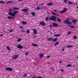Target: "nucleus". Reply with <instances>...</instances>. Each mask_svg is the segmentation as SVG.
I'll list each match as a JSON object with an SVG mask.
<instances>
[{"mask_svg":"<svg viewBox=\"0 0 78 78\" xmlns=\"http://www.w3.org/2000/svg\"><path fill=\"white\" fill-rule=\"evenodd\" d=\"M20 28H21L22 29H23V28L22 27V26H20Z\"/></svg>","mask_w":78,"mask_h":78,"instance_id":"obj_44","label":"nucleus"},{"mask_svg":"<svg viewBox=\"0 0 78 78\" xmlns=\"http://www.w3.org/2000/svg\"><path fill=\"white\" fill-rule=\"evenodd\" d=\"M32 78H37V77H36V76L33 77Z\"/></svg>","mask_w":78,"mask_h":78,"instance_id":"obj_49","label":"nucleus"},{"mask_svg":"<svg viewBox=\"0 0 78 78\" xmlns=\"http://www.w3.org/2000/svg\"><path fill=\"white\" fill-rule=\"evenodd\" d=\"M18 12H19L18 11H15L14 12H13V14L14 15H16V14H17Z\"/></svg>","mask_w":78,"mask_h":78,"instance_id":"obj_12","label":"nucleus"},{"mask_svg":"<svg viewBox=\"0 0 78 78\" xmlns=\"http://www.w3.org/2000/svg\"><path fill=\"white\" fill-rule=\"evenodd\" d=\"M73 47V46L72 45H70V46L68 45L67 46V48H71V47Z\"/></svg>","mask_w":78,"mask_h":78,"instance_id":"obj_27","label":"nucleus"},{"mask_svg":"<svg viewBox=\"0 0 78 78\" xmlns=\"http://www.w3.org/2000/svg\"><path fill=\"white\" fill-rule=\"evenodd\" d=\"M32 45L33 46H34L35 47H37V46H38V44H36L34 43H32Z\"/></svg>","mask_w":78,"mask_h":78,"instance_id":"obj_17","label":"nucleus"},{"mask_svg":"<svg viewBox=\"0 0 78 78\" xmlns=\"http://www.w3.org/2000/svg\"><path fill=\"white\" fill-rule=\"evenodd\" d=\"M34 37L35 38H36V36H35Z\"/></svg>","mask_w":78,"mask_h":78,"instance_id":"obj_58","label":"nucleus"},{"mask_svg":"<svg viewBox=\"0 0 78 78\" xmlns=\"http://www.w3.org/2000/svg\"><path fill=\"white\" fill-rule=\"evenodd\" d=\"M77 9H78V6H77Z\"/></svg>","mask_w":78,"mask_h":78,"instance_id":"obj_62","label":"nucleus"},{"mask_svg":"<svg viewBox=\"0 0 78 78\" xmlns=\"http://www.w3.org/2000/svg\"><path fill=\"white\" fill-rule=\"evenodd\" d=\"M40 25H42V26H45L46 24L45 23H44L43 22H41L40 23Z\"/></svg>","mask_w":78,"mask_h":78,"instance_id":"obj_6","label":"nucleus"},{"mask_svg":"<svg viewBox=\"0 0 78 78\" xmlns=\"http://www.w3.org/2000/svg\"><path fill=\"white\" fill-rule=\"evenodd\" d=\"M22 23L23 25H26L27 24V22L25 21H23L22 22Z\"/></svg>","mask_w":78,"mask_h":78,"instance_id":"obj_20","label":"nucleus"},{"mask_svg":"<svg viewBox=\"0 0 78 78\" xmlns=\"http://www.w3.org/2000/svg\"><path fill=\"white\" fill-rule=\"evenodd\" d=\"M72 24V22H69V20H68L67 24Z\"/></svg>","mask_w":78,"mask_h":78,"instance_id":"obj_25","label":"nucleus"},{"mask_svg":"<svg viewBox=\"0 0 78 78\" xmlns=\"http://www.w3.org/2000/svg\"><path fill=\"white\" fill-rule=\"evenodd\" d=\"M52 39H53V38H49L48 39L49 41H51V40H52Z\"/></svg>","mask_w":78,"mask_h":78,"instance_id":"obj_37","label":"nucleus"},{"mask_svg":"<svg viewBox=\"0 0 78 78\" xmlns=\"http://www.w3.org/2000/svg\"><path fill=\"white\" fill-rule=\"evenodd\" d=\"M51 13L53 15H54V16H55L56 15V13H55L54 12H52Z\"/></svg>","mask_w":78,"mask_h":78,"instance_id":"obj_39","label":"nucleus"},{"mask_svg":"<svg viewBox=\"0 0 78 78\" xmlns=\"http://www.w3.org/2000/svg\"><path fill=\"white\" fill-rule=\"evenodd\" d=\"M13 31V30H12V29H11L10 30V33L12 32V31Z\"/></svg>","mask_w":78,"mask_h":78,"instance_id":"obj_45","label":"nucleus"},{"mask_svg":"<svg viewBox=\"0 0 78 78\" xmlns=\"http://www.w3.org/2000/svg\"><path fill=\"white\" fill-rule=\"evenodd\" d=\"M47 5H48V6H51V5H53V4L52 3H47Z\"/></svg>","mask_w":78,"mask_h":78,"instance_id":"obj_18","label":"nucleus"},{"mask_svg":"<svg viewBox=\"0 0 78 78\" xmlns=\"http://www.w3.org/2000/svg\"><path fill=\"white\" fill-rule=\"evenodd\" d=\"M45 19L46 20V21H48V20H49V19H49V18H48V17H47L45 18Z\"/></svg>","mask_w":78,"mask_h":78,"instance_id":"obj_29","label":"nucleus"},{"mask_svg":"<svg viewBox=\"0 0 78 78\" xmlns=\"http://www.w3.org/2000/svg\"><path fill=\"white\" fill-rule=\"evenodd\" d=\"M77 59H78V55L77 56Z\"/></svg>","mask_w":78,"mask_h":78,"instance_id":"obj_60","label":"nucleus"},{"mask_svg":"<svg viewBox=\"0 0 78 78\" xmlns=\"http://www.w3.org/2000/svg\"><path fill=\"white\" fill-rule=\"evenodd\" d=\"M9 11L10 12H12V10H11V9H9Z\"/></svg>","mask_w":78,"mask_h":78,"instance_id":"obj_40","label":"nucleus"},{"mask_svg":"<svg viewBox=\"0 0 78 78\" xmlns=\"http://www.w3.org/2000/svg\"><path fill=\"white\" fill-rule=\"evenodd\" d=\"M53 27H57L58 26V24L56 23H53Z\"/></svg>","mask_w":78,"mask_h":78,"instance_id":"obj_8","label":"nucleus"},{"mask_svg":"<svg viewBox=\"0 0 78 78\" xmlns=\"http://www.w3.org/2000/svg\"><path fill=\"white\" fill-rule=\"evenodd\" d=\"M17 47L18 48H19L20 49H22L23 48V46L20 45H19L17 46Z\"/></svg>","mask_w":78,"mask_h":78,"instance_id":"obj_9","label":"nucleus"},{"mask_svg":"<svg viewBox=\"0 0 78 78\" xmlns=\"http://www.w3.org/2000/svg\"><path fill=\"white\" fill-rule=\"evenodd\" d=\"M54 36L55 37H59V36H60V35L59 34H55Z\"/></svg>","mask_w":78,"mask_h":78,"instance_id":"obj_21","label":"nucleus"},{"mask_svg":"<svg viewBox=\"0 0 78 78\" xmlns=\"http://www.w3.org/2000/svg\"><path fill=\"white\" fill-rule=\"evenodd\" d=\"M67 9L65 8L63 9V11L60 12V13H64V12H67Z\"/></svg>","mask_w":78,"mask_h":78,"instance_id":"obj_2","label":"nucleus"},{"mask_svg":"<svg viewBox=\"0 0 78 78\" xmlns=\"http://www.w3.org/2000/svg\"><path fill=\"white\" fill-rule=\"evenodd\" d=\"M6 70H7V71H12V69L11 68L7 67L6 68Z\"/></svg>","mask_w":78,"mask_h":78,"instance_id":"obj_7","label":"nucleus"},{"mask_svg":"<svg viewBox=\"0 0 78 78\" xmlns=\"http://www.w3.org/2000/svg\"><path fill=\"white\" fill-rule=\"evenodd\" d=\"M58 39L57 38H54V39L53 40V41L54 42H56V41H57Z\"/></svg>","mask_w":78,"mask_h":78,"instance_id":"obj_26","label":"nucleus"},{"mask_svg":"<svg viewBox=\"0 0 78 78\" xmlns=\"http://www.w3.org/2000/svg\"><path fill=\"white\" fill-rule=\"evenodd\" d=\"M59 44V42H57L54 45V46H56L58 45V44Z\"/></svg>","mask_w":78,"mask_h":78,"instance_id":"obj_30","label":"nucleus"},{"mask_svg":"<svg viewBox=\"0 0 78 78\" xmlns=\"http://www.w3.org/2000/svg\"><path fill=\"white\" fill-rule=\"evenodd\" d=\"M76 20H73V22L74 23V25H75V23H76Z\"/></svg>","mask_w":78,"mask_h":78,"instance_id":"obj_19","label":"nucleus"},{"mask_svg":"<svg viewBox=\"0 0 78 78\" xmlns=\"http://www.w3.org/2000/svg\"><path fill=\"white\" fill-rule=\"evenodd\" d=\"M0 3H2V4H5V2L3 1H0Z\"/></svg>","mask_w":78,"mask_h":78,"instance_id":"obj_16","label":"nucleus"},{"mask_svg":"<svg viewBox=\"0 0 78 78\" xmlns=\"http://www.w3.org/2000/svg\"><path fill=\"white\" fill-rule=\"evenodd\" d=\"M68 3L69 5H73V2H72L70 1H69L68 2Z\"/></svg>","mask_w":78,"mask_h":78,"instance_id":"obj_23","label":"nucleus"},{"mask_svg":"<svg viewBox=\"0 0 78 78\" xmlns=\"http://www.w3.org/2000/svg\"><path fill=\"white\" fill-rule=\"evenodd\" d=\"M0 36H3V34H1L0 35Z\"/></svg>","mask_w":78,"mask_h":78,"instance_id":"obj_56","label":"nucleus"},{"mask_svg":"<svg viewBox=\"0 0 78 78\" xmlns=\"http://www.w3.org/2000/svg\"><path fill=\"white\" fill-rule=\"evenodd\" d=\"M57 21L58 22H61V19H59L58 18H57Z\"/></svg>","mask_w":78,"mask_h":78,"instance_id":"obj_15","label":"nucleus"},{"mask_svg":"<svg viewBox=\"0 0 78 78\" xmlns=\"http://www.w3.org/2000/svg\"><path fill=\"white\" fill-rule=\"evenodd\" d=\"M33 30L34 34H37V30H36L34 29H33Z\"/></svg>","mask_w":78,"mask_h":78,"instance_id":"obj_11","label":"nucleus"},{"mask_svg":"<svg viewBox=\"0 0 78 78\" xmlns=\"http://www.w3.org/2000/svg\"><path fill=\"white\" fill-rule=\"evenodd\" d=\"M56 16H59V15L58 14H56Z\"/></svg>","mask_w":78,"mask_h":78,"instance_id":"obj_48","label":"nucleus"},{"mask_svg":"<svg viewBox=\"0 0 78 78\" xmlns=\"http://www.w3.org/2000/svg\"><path fill=\"white\" fill-rule=\"evenodd\" d=\"M49 27H50V28H51L52 27V26H51V25H49Z\"/></svg>","mask_w":78,"mask_h":78,"instance_id":"obj_50","label":"nucleus"},{"mask_svg":"<svg viewBox=\"0 0 78 78\" xmlns=\"http://www.w3.org/2000/svg\"><path fill=\"white\" fill-rule=\"evenodd\" d=\"M26 56H27L28 55V53L27 52H26V54H25Z\"/></svg>","mask_w":78,"mask_h":78,"instance_id":"obj_42","label":"nucleus"},{"mask_svg":"<svg viewBox=\"0 0 78 78\" xmlns=\"http://www.w3.org/2000/svg\"><path fill=\"white\" fill-rule=\"evenodd\" d=\"M61 71H62V72H64V70L62 69V70H61Z\"/></svg>","mask_w":78,"mask_h":78,"instance_id":"obj_55","label":"nucleus"},{"mask_svg":"<svg viewBox=\"0 0 78 78\" xmlns=\"http://www.w3.org/2000/svg\"><path fill=\"white\" fill-rule=\"evenodd\" d=\"M12 3V1H7V4L8 5V4H9V3Z\"/></svg>","mask_w":78,"mask_h":78,"instance_id":"obj_24","label":"nucleus"},{"mask_svg":"<svg viewBox=\"0 0 78 78\" xmlns=\"http://www.w3.org/2000/svg\"><path fill=\"white\" fill-rule=\"evenodd\" d=\"M7 50H8L9 51L11 50V49H10V48H9V46H7Z\"/></svg>","mask_w":78,"mask_h":78,"instance_id":"obj_31","label":"nucleus"},{"mask_svg":"<svg viewBox=\"0 0 78 78\" xmlns=\"http://www.w3.org/2000/svg\"><path fill=\"white\" fill-rule=\"evenodd\" d=\"M31 14L33 16H35V13L34 12H31Z\"/></svg>","mask_w":78,"mask_h":78,"instance_id":"obj_28","label":"nucleus"},{"mask_svg":"<svg viewBox=\"0 0 78 78\" xmlns=\"http://www.w3.org/2000/svg\"><path fill=\"white\" fill-rule=\"evenodd\" d=\"M64 2H65V3L67 2V0H64Z\"/></svg>","mask_w":78,"mask_h":78,"instance_id":"obj_43","label":"nucleus"},{"mask_svg":"<svg viewBox=\"0 0 78 78\" xmlns=\"http://www.w3.org/2000/svg\"><path fill=\"white\" fill-rule=\"evenodd\" d=\"M18 58H19V55H14L13 57V59H16Z\"/></svg>","mask_w":78,"mask_h":78,"instance_id":"obj_3","label":"nucleus"},{"mask_svg":"<svg viewBox=\"0 0 78 78\" xmlns=\"http://www.w3.org/2000/svg\"><path fill=\"white\" fill-rule=\"evenodd\" d=\"M47 58H50V56H47Z\"/></svg>","mask_w":78,"mask_h":78,"instance_id":"obj_47","label":"nucleus"},{"mask_svg":"<svg viewBox=\"0 0 78 78\" xmlns=\"http://www.w3.org/2000/svg\"><path fill=\"white\" fill-rule=\"evenodd\" d=\"M56 16H51V18H49V19L50 20H53V21H56Z\"/></svg>","mask_w":78,"mask_h":78,"instance_id":"obj_1","label":"nucleus"},{"mask_svg":"<svg viewBox=\"0 0 78 78\" xmlns=\"http://www.w3.org/2000/svg\"><path fill=\"white\" fill-rule=\"evenodd\" d=\"M64 22L65 23H66V24H67L68 23V20H64Z\"/></svg>","mask_w":78,"mask_h":78,"instance_id":"obj_14","label":"nucleus"},{"mask_svg":"<svg viewBox=\"0 0 78 78\" xmlns=\"http://www.w3.org/2000/svg\"><path fill=\"white\" fill-rule=\"evenodd\" d=\"M40 9H41V8L39 7H37L36 8V9H37V10H39Z\"/></svg>","mask_w":78,"mask_h":78,"instance_id":"obj_33","label":"nucleus"},{"mask_svg":"<svg viewBox=\"0 0 78 78\" xmlns=\"http://www.w3.org/2000/svg\"><path fill=\"white\" fill-rule=\"evenodd\" d=\"M54 11H55V12H56V10H54Z\"/></svg>","mask_w":78,"mask_h":78,"instance_id":"obj_59","label":"nucleus"},{"mask_svg":"<svg viewBox=\"0 0 78 78\" xmlns=\"http://www.w3.org/2000/svg\"><path fill=\"white\" fill-rule=\"evenodd\" d=\"M21 41H22V39L21 38H19L18 40V42H20Z\"/></svg>","mask_w":78,"mask_h":78,"instance_id":"obj_32","label":"nucleus"},{"mask_svg":"<svg viewBox=\"0 0 78 78\" xmlns=\"http://www.w3.org/2000/svg\"><path fill=\"white\" fill-rule=\"evenodd\" d=\"M60 63H62V62H60Z\"/></svg>","mask_w":78,"mask_h":78,"instance_id":"obj_61","label":"nucleus"},{"mask_svg":"<svg viewBox=\"0 0 78 78\" xmlns=\"http://www.w3.org/2000/svg\"><path fill=\"white\" fill-rule=\"evenodd\" d=\"M8 19H14V17L12 16H9L8 17Z\"/></svg>","mask_w":78,"mask_h":78,"instance_id":"obj_10","label":"nucleus"},{"mask_svg":"<svg viewBox=\"0 0 78 78\" xmlns=\"http://www.w3.org/2000/svg\"><path fill=\"white\" fill-rule=\"evenodd\" d=\"M41 5H44V3H42L41 4Z\"/></svg>","mask_w":78,"mask_h":78,"instance_id":"obj_54","label":"nucleus"},{"mask_svg":"<svg viewBox=\"0 0 78 78\" xmlns=\"http://www.w3.org/2000/svg\"><path fill=\"white\" fill-rule=\"evenodd\" d=\"M68 27H70V28H75V27L73 26H70V25H68Z\"/></svg>","mask_w":78,"mask_h":78,"instance_id":"obj_13","label":"nucleus"},{"mask_svg":"<svg viewBox=\"0 0 78 78\" xmlns=\"http://www.w3.org/2000/svg\"><path fill=\"white\" fill-rule=\"evenodd\" d=\"M22 32H23V33H24V32H25V30H22Z\"/></svg>","mask_w":78,"mask_h":78,"instance_id":"obj_51","label":"nucleus"},{"mask_svg":"<svg viewBox=\"0 0 78 78\" xmlns=\"http://www.w3.org/2000/svg\"><path fill=\"white\" fill-rule=\"evenodd\" d=\"M26 14H27V15H28V13H26Z\"/></svg>","mask_w":78,"mask_h":78,"instance_id":"obj_63","label":"nucleus"},{"mask_svg":"<svg viewBox=\"0 0 78 78\" xmlns=\"http://www.w3.org/2000/svg\"><path fill=\"white\" fill-rule=\"evenodd\" d=\"M37 78H43L42 77H37Z\"/></svg>","mask_w":78,"mask_h":78,"instance_id":"obj_53","label":"nucleus"},{"mask_svg":"<svg viewBox=\"0 0 78 78\" xmlns=\"http://www.w3.org/2000/svg\"><path fill=\"white\" fill-rule=\"evenodd\" d=\"M13 9H15V10H17L18 9V8L17 7H15V8H13Z\"/></svg>","mask_w":78,"mask_h":78,"instance_id":"obj_36","label":"nucleus"},{"mask_svg":"<svg viewBox=\"0 0 78 78\" xmlns=\"http://www.w3.org/2000/svg\"><path fill=\"white\" fill-rule=\"evenodd\" d=\"M22 11H24L26 13L28 12V10L27 9H23L22 10Z\"/></svg>","mask_w":78,"mask_h":78,"instance_id":"obj_5","label":"nucleus"},{"mask_svg":"<svg viewBox=\"0 0 78 78\" xmlns=\"http://www.w3.org/2000/svg\"><path fill=\"white\" fill-rule=\"evenodd\" d=\"M71 33L70 32H68V34H71Z\"/></svg>","mask_w":78,"mask_h":78,"instance_id":"obj_46","label":"nucleus"},{"mask_svg":"<svg viewBox=\"0 0 78 78\" xmlns=\"http://www.w3.org/2000/svg\"><path fill=\"white\" fill-rule=\"evenodd\" d=\"M30 33V30H27V34H29Z\"/></svg>","mask_w":78,"mask_h":78,"instance_id":"obj_41","label":"nucleus"},{"mask_svg":"<svg viewBox=\"0 0 78 78\" xmlns=\"http://www.w3.org/2000/svg\"><path fill=\"white\" fill-rule=\"evenodd\" d=\"M73 38L74 39H76L77 37H76V36H74Z\"/></svg>","mask_w":78,"mask_h":78,"instance_id":"obj_34","label":"nucleus"},{"mask_svg":"<svg viewBox=\"0 0 78 78\" xmlns=\"http://www.w3.org/2000/svg\"><path fill=\"white\" fill-rule=\"evenodd\" d=\"M27 76V74H25L23 75V77H25Z\"/></svg>","mask_w":78,"mask_h":78,"instance_id":"obj_38","label":"nucleus"},{"mask_svg":"<svg viewBox=\"0 0 78 78\" xmlns=\"http://www.w3.org/2000/svg\"><path fill=\"white\" fill-rule=\"evenodd\" d=\"M71 66H72V65L70 64H69L67 66V67H71Z\"/></svg>","mask_w":78,"mask_h":78,"instance_id":"obj_35","label":"nucleus"},{"mask_svg":"<svg viewBox=\"0 0 78 78\" xmlns=\"http://www.w3.org/2000/svg\"><path fill=\"white\" fill-rule=\"evenodd\" d=\"M39 56L40 57V58H42L43 56H44V55H43V54H41L40 55H39Z\"/></svg>","mask_w":78,"mask_h":78,"instance_id":"obj_22","label":"nucleus"},{"mask_svg":"<svg viewBox=\"0 0 78 78\" xmlns=\"http://www.w3.org/2000/svg\"><path fill=\"white\" fill-rule=\"evenodd\" d=\"M62 51H64V48L62 49Z\"/></svg>","mask_w":78,"mask_h":78,"instance_id":"obj_52","label":"nucleus"},{"mask_svg":"<svg viewBox=\"0 0 78 78\" xmlns=\"http://www.w3.org/2000/svg\"><path fill=\"white\" fill-rule=\"evenodd\" d=\"M8 14L10 16H13V17H15L16 16V15H15L13 13H12L11 12H9L8 13Z\"/></svg>","mask_w":78,"mask_h":78,"instance_id":"obj_4","label":"nucleus"},{"mask_svg":"<svg viewBox=\"0 0 78 78\" xmlns=\"http://www.w3.org/2000/svg\"><path fill=\"white\" fill-rule=\"evenodd\" d=\"M19 1H20V2H21L22 1V0H19Z\"/></svg>","mask_w":78,"mask_h":78,"instance_id":"obj_57","label":"nucleus"}]
</instances>
